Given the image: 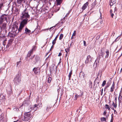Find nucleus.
Masks as SVG:
<instances>
[{"label": "nucleus", "mask_w": 122, "mask_h": 122, "mask_svg": "<svg viewBox=\"0 0 122 122\" xmlns=\"http://www.w3.org/2000/svg\"><path fill=\"white\" fill-rule=\"evenodd\" d=\"M30 17V15L28 14V12L26 11V9H25L22 13L21 16V19L23 20L20 23V25L22 26L23 28L25 25L26 24L28 20L27 18Z\"/></svg>", "instance_id": "1"}, {"label": "nucleus", "mask_w": 122, "mask_h": 122, "mask_svg": "<svg viewBox=\"0 0 122 122\" xmlns=\"http://www.w3.org/2000/svg\"><path fill=\"white\" fill-rule=\"evenodd\" d=\"M21 25L20 26L19 28L16 25H14L12 28V30L8 33V36L10 37L13 38L17 35L19 32H20L23 28Z\"/></svg>", "instance_id": "2"}, {"label": "nucleus", "mask_w": 122, "mask_h": 122, "mask_svg": "<svg viewBox=\"0 0 122 122\" xmlns=\"http://www.w3.org/2000/svg\"><path fill=\"white\" fill-rule=\"evenodd\" d=\"M21 74L18 73L16 75L14 79V82L16 85H18L20 84L21 81Z\"/></svg>", "instance_id": "3"}, {"label": "nucleus", "mask_w": 122, "mask_h": 122, "mask_svg": "<svg viewBox=\"0 0 122 122\" xmlns=\"http://www.w3.org/2000/svg\"><path fill=\"white\" fill-rule=\"evenodd\" d=\"M31 117V116L29 112L26 113L25 114V115L22 117V119L23 121H27L29 120Z\"/></svg>", "instance_id": "4"}, {"label": "nucleus", "mask_w": 122, "mask_h": 122, "mask_svg": "<svg viewBox=\"0 0 122 122\" xmlns=\"http://www.w3.org/2000/svg\"><path fill=\"white\" fill-rule=\"evenodd\" d=\"M7 16L5 14L2 15L0 17V24H1L3 22L5 21L7 23Z\"/></svg>", "instance_id": "5"}, {"label": "nucleus", "mask_w": 122, "mask_h": 122, "mask_svg": "<svg viewBox=\"0 0 122 122\" xmlns=\"http://www.w3.org/2000/svg\"><path fill=\"white\" fill-rule=\"evenodd\" d=\"M42 105L41 103H40L38 105L35 104L32 107L33 108L34 110L36 111L37 110V109L39 108L40 107H42Z\"/></svg>", "instance_id": "6"}, {"label": "nucleus", "mask_w": 122, "mask_h": 122, "mask_svg": "<svg viewBox=\"0 0 122 122\" xmlns=\"http://www.w3.org/2000/svg\"><path fill=\"white\" fill-rule=\"evenodd\" d=\"M6 41V40H5L3 42V46H2V50L3 51H6L7 49L10 46V45L9 44H8V43L7 45L6 46V47H5V41Z\"/></svg>", "instance_id": "7"}, {"label": "nucleus", "mask_w": 122, "mask_h": 122, "mask_svg": "<svg viewBox=\"0 0 122 122\" xmlns=\"http://www.w3.org/2000/svg\"><path fill=\"white\" fill-rule=\"evenodd\" d=\"M33 71L36 74H39L40 71L39 68H34L33 69Z\"/></svg>", "instance_id": "8"}, {"label": "nucleus", "mask_w": 122, "mask_h": 122, "mask_svg": "<svg viewBox=\"0 0 122 122\" xmlns=\"http://www.w3.org/2000/svg\"><path fill=\"white\" fill-rule=\"evenodd\" d=\"M92 61L90 55H89L87 56L86 60L85 61L86 64H88Z\"/></svg>", "instance_id": "9"}, {"label": "nucleus", "mask_w": 122, "mask_h": 122, "mask_svg": "<svg viewBox=\"0 0 122 122\" xmlns=\"http://www.w3.org/2000/svg\"><path fill=\"white\" fill-rule=\"evenodd\" d=\"M30 102L29 101H24L23 102L22 104L21 105V106H27L30 104Z\"/></svg>", "instance_id": "10"}, {"label": "nucleus", "mask_w": 122, "mask_h": 122, "mask_svg": "<svg viewBox=\"0 0 122 122\" xmlns=\"http://www.w3.org/2000/svg\"><path fill=\"white\" fill-rule=\"evenodd\" d=\"M88 2H86L83 5L82 7V11L85 10L86 8L88 5Z\"/></svg>", "instance_id": "11"}, {"label": "nucleus", "mask_w": 122, "mask_h": 122, "mask_svg": "<svg viewBox=\"0 0 122 122\" xmlns=\"http://www.w3.org/2000/svg\"><path fill=\"white\" fill-rule=\"evenodd\" d=\"M83 95V92H81L80 95H78L77 94H76L74 98L75 100H76L77 98L80 97H81Z\"/></svg>", "instance_id": "12"}, {"label": "nucleus", "mask_w": 122, "mask_h": 122, "mask_svg": "<svg viewBox=\"0 0 122 122\" xmlns=\"http://www.w3.org/2000/svg\"><path fill=\"white\" fill-rule=\"evenodd\" d=\"M25 33L26 34L28 35H30L31 33V30L28 29L27 28H26L25 29Z\"/></svg>", "instance_id": "13"}, {"label": "nucleus", "mask_w": 122, "mask_h": 122, "mask_svg": "<svg viewBox=\"0 0 122 122\" xmlns=\"http://www.w3.org/2000/svg\"><path fill=\"white\" fill-rule=\"evenodd\" d=\"M118 100L119 104L121 102V101L122 100V97L121 96V94L120 93L119 94V96L118 97Z\"/></svg>", "instance_id": "14"}, {"label": "nucleus", "mask_w": 122, "mask_h": 122, "mask_svg": "<svg viewBox=\"0 0 122 122\" xmlns=\"http://www.w3.org/2000/svg\"><path fill=\"white\" fill-rule=\"evenodd\" d=\"M101 57L100 56L99 57V59H97L95 61V64L97 65L99 64L100 62V58Z\"/></svg>", "instance_id": "15"}, {"label": "nucleus", "mask_w": 122, "mask_h": 122, "mask_svg": "<svg viewBox=\"0 0 122 122\" xmlns=\"http://www.w3.org/2000/svg\"><path fill=\"white\" fill-rule=\"evenodd\" d=\"M33 51L32 50H30L29 51L27 54V57H29L31 56V55L33 53Z\"/></svg>", "instance_id": "16"}, {"label": "nucleus", "mask_w": 122, "mask_h": 122, "mask_svg": "<svg viewBox=\"0 0 122 122\" xmlns=\"http://www.w3.org/2000/svg\"><path fill=\"white\" fill-rule=\"evenodd\" d=\"M99 81H97L96 80H95L94 82V86H95V85L96 84V87H97V86H98L99 85Z\"/></svg>", "instance_id": "17"}, {"label": "nucleus", "mask_w": 122, "mask_h": 122, "mask_svg": "<svg viewBox=\"0 0 122 122\" xmlns=\"http://www.w3.org/2000/svg\"><path fill=\"white\" fill-rule=\"evenodd\" d=\"M116 2V0H111L110 4V5L111 6H112L114 4H115Z\"/></svg>", "instance_id": "18"}, {"label": "nucleus", "mask_w": 122, "mask_h": 122, "mask_svg": "<svg viewBox=\"0 0 122 122\" xmlns=\"http://www.w3.org/2000/svg\"><path fill=\"white\" fill-rule=\"evenodd\" d=\"M6 24L5 22L3 24L1 27V28L3 29H5L6 28Z\"/></svg>", "instance_id": "19"}, {"label": "nucleus", "mask_w": 122, "mask_h": 122, "mask_svg": "<svg viewBox=\"0 0 122 122\" xmlns=\"http://www.w3.org/2000/svg\"><path fill=\"white\" fill-rule=\"evenodd\" d=\"M115 85L113 83L112 86L111 88V92H112L113 91V90L114 89Z\"/></svg>", "instance_id": "20"}, {"label": "nucleus", "mask_w": 122, "mask_h": 122, "mask_svg": "<svg viewBox=\"0 0 122 122\" xmlns=\"http://www.w3.org/2000/svg\"><path fill=\"white\" fill-rule=\"evenodd\" d=\"M63 0H56L57 2V5H60L62 3Z\"/></svg>", "instance_id": "21"}, {"label": "nucleus", "mask_w": 122, "mask_h": 122, "mask_svg": "<svg viewBox=\"0 0 122 122\" xmlns=\"http://www.w3.org/2000/svg\"><path fill=\"white\" fill-rule=\"evenodd\" d=\"M106 55L105 56V58H107L108 57L109 54V52L108 50H107L106 52Z\"/></svg>", "instance_id": "22"}, {"label": "nucleus", "mask_w": 122, "mask_h": 122, "mask_svg": "<svg viewBox=\"0 0 122 122\" xmlns=\"http://www.w3.org/2000/svg\"><path fill=\"white\" fill-rule=\"evenodd\" d=\"M23 1L24 2H25V0H17V3L19 4H20Z\"/></svg>", "instance_id": "23"}, {"label": "nucleus", "mask_w": 122, "mask_h": 122, "mask_svg": "<svg viewBox=\"0 0 122 122\" xmlns=\"http://www.w3.org/2000/svg\"><path fill=\"white\" fill-rule=\"evenodd\" d=\"M58 37V36H57L55 38V39L52 42V44L53 45H54L56 43V41L57 40V38Z\"/></svg>", "instance_id": "24"}, {"label": "nucleus", "mask_w": 122, "mask_h": 122, "mask_svg": "<svg viewBox=\"0 0 122 122\" xmlns=\"http://www.w3.org/2000/svg\"><path fill=\"white\" fill-rule=\"evenodd\" d=\"M101 121L102 122H106V118L104 117H102L100 119Z\"/></svg>", "instance_id": "25"}, {"label": "nucleus", "mask_w": 122, "mask_h": 122, "mask_svg": "<svg viewBox=\"0 0 122 122\" xmlns=\"http://www.w3.org/2000/svg\"><path fill=\"white\" fill-rule=\"evenodd\" d=\"M72 74V71H71L70 72L69 75H68V77H69V80H70L71 79V75Z\"/></svg>", "instance_id": "26"}, {"label": "nucleus", "mask_w": 122, "mask_h": 122, "mask_svg": "<svg viewBox=\"0 0 122 122\" xmlns=\"http://www.w3.org/2000/svg\"><path fill=\"white\" fill-rule=\"evenodd\" d=\"M79 76L80 77H84V73L83 72H81L79 74Z\"/></svg>", "instance_id": "27"}, {"label": "nucleus", "mask_w": 122, "mask_h": 122, "mask_svg": "<svg viewBox=\"0 0 122 122\" xmlns=\"http://www.w3.org/2000/svg\"><path fill=\"white\" fill-rule=\"evenodd\" d=\"M5 99V98L3 96L2 97H0V100H1V102H3L4 101V100Z\"/></svg>", "instance_id": "28"}, {"label": "nucleus", "mask_w": 122, "mask_h": 122, "mask_svg": "<svg viewBox=\"0 0 122 122\" xmlns=\"http://www.w3.org/2000/svg\"><path fill=\"white\" fill-rule=\"evenodd\" d=\"M52 80V78L51 77H49L48 78L47 81L49 83H50Z\"/></svg>", "instance_id": "29"}, {"label": "nucleus", "mask_w": 122, "mask_h": 122, "mask_svg": "<svg viewBox=\"0 0 122 122\" xmlns=\"http://www.w3.org/2000/svg\"><path fill=\"white\" fill-rule=\"evenodd\" d=\"M39 58L37 56H36L35 58V60L34 61L35 63H36L37 61L39 60Z\"/></svg>", "instance_id": "30"}, {"label": "nucleus", "mask_w": 122, "mask_h": 122, "mask_svg": "<svg viewBox=\"0 0 122 122\" xmlns=\"http://www.w3.org/2000/svg\"><path fill=\"white\" fill-rule=\"evenodd\" d=\"M13 41V40L12 39H10L8 41V43L10 45L12 44Z\"/></svg>", "instance_id": "31"}, {"label": "nucleus", "mask_w": 122, "mask_h": 122, "mask_svg": "<svg viewBox=\"0 0 122 122\" xmlns=\"http://www.w3.org/2000/svg\"><path fill=\"white\" fill-rule=\"evenodd\" d=\"M112 106L114 107V108H116L117 107V103H115L114 102H113V103L112 104Z\"/></svg>", "instance_id": "32"}, {"label": "nucleus", "mask_w": 122, "mask_h": 122, "mask_svg": "<svg viewBox=\"0 0 122 122\" xmlns=\"http://www.w3.org/2000/svg\"><path fill=\"white\" fill-rule=\"evenodd\" d=\"M65 51L66 52V56H67V54L68 53V51H70V48H67L66 49H65Z\"/></svg>", "instance_id": "33"}, {"label": "nucleus", "mask_w": 122, "mask_h": 122, "mask_svg": "<svg viewBox=\"0 0 122 122\" xmlns=\"http://www.w3.org/2000/svg\"><path fill=\"white\" fill-rule=\"evenodd\" d=\"M106 107L105 108L106 109H107L108 110L110 111V109L109 107V106L107 104H106L105 105Z\"/></svg>", "instance_id": "34"}, {"label": "nucleus", "mask_w": 122, "mask_h": 122, "mask_svg": "<svg viewBox=\"0 0 122 122\" xmlns=\"http://www.w3.org/2000/svg\"><path fill=\"white\" fill-rule=\"evenodd\" d=\"M51 107H44V109H45L46 110L48 111V110L49 109H50L51 108Z\"/></svg>", "instance_id": "35"}, {"label": "nucleus", "mask_w": 122, "mask_h": 122, "mask_svg": "<svg viewBox=\"0 0 122 122\" xmlns=\"http://www.w3.org/2000/svg\"><path fill=\"white\" fill-rule=\"evenodd\" d=\"M63 35L62 34H61L60 35L59 37V40H61L63 38Z\"/></svg>", "instance_id": "36"}, {"label": "nucleus", "mask_w": 122, "mask_h": 122, "mask_svg": "<svg viewBox=\"0 0 122 122\" xmlns=\"http://www.w3.org/2000/svg\"><path fill=\"white\" fill-rule=\"evenodd\" d=\"M55 26H52L50 28H48V29H47V30H52L55 28Z\"/></svg>", "instance_id": "37"}, {"label": "nucleus", "mask_w": 122, "mask_h": 122, "mask_svg": "<svg viewBox=\"0 0 122 122\" xmlns=\"http://www.w3.org/2000/svg\"><path fill=\"white\" fill-rule=\"evenodd\" d=\"M36 46H33L32 48V49L31 50H32L33 51L35 50L36 48Z\"/></svg>", "instance_id": "38"}, {"label": "nucleus", "mask_w": 122, "mask_h": 122, "mask_svg": "<svg viewBox=\"0 0 122 122\" xmlns=\"http://www.w3.org/2000/svg\"><path fill=\"white\" fill-rule=\"evenodd\" d=\"M105 53H103V52H101V55H100L99 56L100 57V56H102V57H103L104 56ZM101 58V57H100Z\"/></svg>", "instance_id": "39"}, {"label": "nucleus", "mask_w": 122, "mask_h": 122, "mask_svg": "<svg viewBox=\"0 0 122 122\" xmlns=\"http://www.w3.org/2000/svg\"><path fill=\"white\" fill-rule=\"evenodd\" d=\"M106 81L105 80L102 83V86H104L106 84Z\"/></svg>", "instance_id": "40"}, {"label": "nucleus", "mask_w": 122, "mask_h": 122, "mask_svg": "<svg viewBox=\"0 0 122 122\" xmlns=\"http://www.w3.org/2000/svg\"><path fill=\"white\" fill-rule=\"evenodd\" d=\"M3 3H1L0 4V11L2 9L1 8L3 6Z\"/></svg>", "instance_id": "41"}, {"label": "nucleus", "mask_w": 122, "mask_h": 122, "mask_svg": "<svg viewBox=\"0 0 122 122\" xmlns=\"http://www.w3.org/2000/svg\"><path fill=\"white\" fill-rule=\"evenodd\" d=\"M76 31H75V30L74 31V33L72 35V36H74L76 35Z\"/></svg>", "instance_id": "42"}, {"label": "nucleus", "mask_w": 122, "mask_h": 122, "mask_svg": "<svg viewBox=\"0 0 122 122\" xmlns=\"http://www.w3.org/2000/svg\"><path fill=\"white\" fill-rule=\"evenodd\" d=\"M53 68V67H51L50 68V71L51 72L54 70Z\"/></svg>", "instance_id": "43"}, {"label": "nucleus", "mask_w": 122, "mask_h": 122, "mask_svg": "<svg viewBox=\"0 0 122 122\" xmlns=\"http://www.w3.org/2000/svg\"><path fill=\"white\" fill-rule=\"evenodd\" d=\"M3 116L1 115H0V121H1L3 118Z\"/></svg>", "instance_id": "44"}, {"label": "nucleus", "mask_w": 122, "mask_h": 122, "mask_svg": "<svg viewBox=\"0 0 122 122\" xmlns=\"http://www.w3.org/2000/svg\"><path fill=\"white\" fill-rule=\"evenodd\" d=\"M21 61H19V62H17V66L19 64H21Z\"/></svg>", "instance_id": "45"}, {"label": "nucleus", "mask_w": 122, "mask_h": 122, "mask_svg": "<svg viewBox=\"0 0 122 122\" xmlns=\"http://www.w3.org/2000/svg\"><path fill=\"white\" fill-rule=\"evenodd\" d=\"M60 9V7H58L56 9V10L55 11V12H56L58 11Z\"/></svg>", "instance_id": "46"}, {"label": "nucleus", "mask_w": 122, "mask_h": 122, "mask_svg": "<svg viewBox=\"0 0 122 122\" xmlns=\"http://www.w3.org/2000/svg\"><path fill=\"white\" fill-rule=\"evenodd\" d=\"M83 43H84V46H86V42L85 41H83Z\"/></svg>", "instance_id": "47"}, {"label": "nucleus", "mask_w": 122, "mask_h": 122, "mask_svg": "<svg viewBox=\"0 0 122 122\" xmlns=\"http://www.w3.org/2000/svg\"><path fill=\"white\" fill-rule=\"evenodd\" d=\"M35 56V55H34L33 56H31V58H30V59L32 60L33 59V58Z\"/></svg>", "instance_id": "48"}, {"label": "nucleus", "mask_w": 122, "mask_h": 122, "mask_svg": "<svg viewBox=\"0 0 122 122\" xmlns=\"http://www.w3.org/2000/svg\"><path fill=\"white\" fill-rule=\"evenodd\" d=\"M117 97H116L115 98V101L116 103H117Z\"/></svg>", "instance_id": "49"}, {"label": "nucleus", "mask_w": 122, "mask_h": 122, "mask_svg": "<svg viewBox=\"0 0 122 122\" xmlns=\"http://www.w3.org/2000/svg\"><path fill=\"white\" fill-rule=\"evenodd\" d=\"M113 117L112 116V118L111 119L110 122H113Z\"/></svg>", "instance_id": "50"}, {"label": "nucleus", "mask_w": 122, "mask_h": 122, "mask_svg": "<svg viewBox=\"0 0 122 122\" xmlns=\"http://www.w3.org/2000/svg\"><path fill=\"white\" fill-rule=\"evenodd\" d=\"M111 16L112 18H113V16L114 15V14L113 13H111Z\"/></svg>", "instance_id": "51"}, {"label": "nucleus", "mask_w": 122, "mask_h": 122, "mask_svg": "<svg viewBox=\"0 0 122 122\" xmlns=\"http://www.w3.org/2000/svg\"><path fill=\"white\" fill-rule=\"evenodd\" d=\"M106 113H107V112H106V111H105L104 112L103 114L104 115H105L106 114Z\"/></svg>", "instance_id": "52"}, {"label": "nucleus", "mask_w": 122, "mask_h": 122, "mask_svg": "<svg viewBox=\"0 0 122 122\" xmlns=\"http://www.w3.org/2000/svg\"><path fill=\"white\" fill-rule=\"evenodd\" d=\"M61 55H62V54H61V52L59 53V55H58V56H61Z\"/></svg>", "instance_id": "53"}, {"label": "nucleus", "mask_w": 122, "mask_h": 122, "mask_svg": "<svg viewBox=\"0 0 122 122\" xmlns=\"http://www.w3.org/2000/svg\"><path fill=\"white\" fill-rule=\"evenodd\" d=\"M69 13H67L66 15L65 16V17H67L69 15Z\"/></svg>", "instance_id": "54"}, {"label": "nucleus", "mask_w": 122, "mask_h": 122, "mask_svg": "<svg viewBox=\"0 0 122 122\" xmlns=\"http://www.w3.org/2000/svg\"><path fill=\"white\" fill-rule=\"evenodd\" d=\"M112 10H110V14H111V13H112Z\"/></svg>", "instance_id": "55"}, {"label": "nucleus", "mask_w": 122, "mask_h": 122, "mask_svg": "<svg viewBox=\"0 0 122 122\" xmlns=\"http://www.w3.org/2000/svg\"><path fill=\"white\" fill-rule=\"evenodd\" d=\"M113 110L114 111V113H115V112H117L114 109H113Z\"/></svg>", "instance_id": "56"}, {"label": "nucleus", "mask_w": 122, "mask_h": 122, "mask_svg": "<svg viewBox=\"0 0 122 122\" xmlns=\"http://www.w3.org/2000/svg\"><path fill=\"white\" fill-rule=\"evenodd\" d=\"M98 79V76L97 77V78H96V79L95 80H96L97 81V80Z\"/></svg>", "instance_id": "57"}, {"label": "nucleus", "mask_w": 122, "mask_h": 122, "mask_svg": "<svg viewBox=\"0 0 122 122\" xmlns=\"http://www.w3.org/2000/svg\"><path fill=\"white\" fill-rule=\"evenodd\" d=\"M73 36H72V37H71V39H73V38H74V37H73Z\"/></svg>", "instance_id": "58"}, {"label": "nucleus", "mask_w": 122, "mask_h": 122, "mask_svg": "<svg viewBox=\"0 0 122 122\" xmlns=\"http://www.w3.org/2000/svg\"><path fill=\"white\" fill-rule=\"evenodd\" d=\"M53 47V46H52L51 48V49H52Z\"/></svg>", "instance_id": "59"}, {"label": "nucleus", "mask_w": 122, "mask_h": 122, "mask_svg": "<svg viewBox=\"0 0 122 122\" xmlns=\"http://www.w3.org/2000/svg\"><path fill=\"white\" fill-rule=\"evenodd\" d=\"M109 86L108 85H107V86H106V87L107 88V87H109Z\"/></svg>", "instance_id": "60"}, {"label": "nucleus", "mask_w": 122, "mask_h": 122, "mask_svg": "<svg viewBox=\"0 0 122 122\" xmlns=\"http://www.w3.org/2000/svg\"><path fill=\"white\" fill-rule=\"evenodd\" d=\"M102 93H103V92L102 91H101V95H102Z\"/></svg>", "instance_id": "61"}, {"label": "nucleus", "mask_w": 122, "mask_h": 122, "mask_svg": "<svg viewBox=\"0 0 122 122\" xmlns=\"http://www.w3.org/2000/svg\"><path fill=\"white\" fill-rule=\"evenodd\" d=\"M18 122V121H14V122Z\"/></svg>", "instance_id": "62"}, {"label": "nucleus", "mask_w": 122, "mask_h": 122, "mask_svg": "<svg viewBox=\"0 0 122 122\" xmlns=\"http://www.w3.org/2000/svg\"><path fill=\"white\" fill-rule=\"evenodd\" d=\"M103 88H102V90H101V91H102L103 92Z\"/></svg>", "instance_id": "63"}, {"label": "nucleus", "mask_w": 122, "mask_h": 122, "mask_svg": "<svg viewBox=\"0 0 122 122\" xmlns=\"http://www.w3.org/2000/svg\"><path fill=\"white\" fill-rule=\"evenodd\" d=\"M117 39V38L116 39V40Z\"/></svg>", "instance_id": "64"}]
</instances>
